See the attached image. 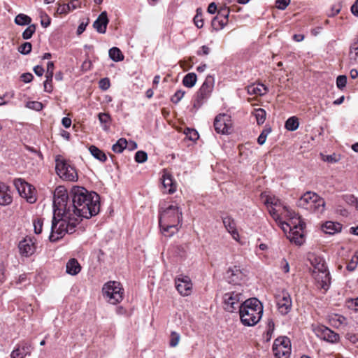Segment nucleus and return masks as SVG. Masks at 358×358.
Segmentation results:
<instances>
[{"label": "nucleus", "mask_w": 358, "mask_h": 358, "mask_svg": "<svg viewBox=\"0 0 358 358\" xmlns=\"http://www.w3.org/2000/svg\"><path fill=\"white\" fill-rule=\"evenodd\" d=\"M194 22L196 27L201 28L203 26V21L202 19L201 13L199 12V9L196 10V14L194 17Z\"/></svg>", "instance_id": "09e8293b"}, {"label": "nucleus", "mask_w": 358, "mask_h": 358, "mask_svg": "<svg viewBox=\"0 0 358 358\" xmlns=\"http://www.w3.org/2000/svg\"><path fill=\"white\" fill-rule=\"evenodd\" d=\"M253 114L256 117L258 124H262L264 122L266 117V112L264 109L261 108L255 109Z\"/></svg>", "instance_id": "4c0bfd02"}, {"label": "nucleus", "mask_w": 358, "mask_h": 358, "mask_svg": "<svg viewBox=\"0 0 358 358\" xmlns=\"http://www.w3.org/2000/svg\"><path fill=\"white\" fill-rule=\"evenodd\" d=\"M196 80V74L195 73H189L184 76L182 84L186 87L191 88L195 85Z\"/></svg>", "instance_id": "473e14b6"}, {"label": "nucleus", "mask_w": 358, "mask_h": 358, "mask_svg": "<svg viewBox=\"0 0 358 358\" xmlns=\"http://www.w3.org/2000/svg\"><path fill=\"white\" fill-rule=\"evenodd\" d=\"M341 229L342 225L338 222L328 221L322 225V230L324 232L330 235L340 232Z\"/></svg>", "instance_id": "a878e982"}, {"label": "nucleus", "mask_w": 358, "mask_h": 358, "mask_svg": "<svg viewBox=\"0 0 358 358\" xmlns=\"http://www.w3.org/2000/svg\"><path fill=\"white\" fill-rule=\"evenodd\" d=\"M99 84V87L103 90H106L110 87V80L107 78L101 79Z\"/></svg>", "instance_id": "6e6d98bb"}, {"label": "nucleus", "mask_w": 358, "mask_h": 358, "mask_svg": "<svg viewBox=\"0 0 358 358\" xmlns=\"http://www.w3.org/2000/svg\"><path fill=\"white\" fill-rule=\"evenodd\" d=\"M54 63L52 62H48L47 64V71L45 74L54 75Z\"/></svg>", "instance_id": "338daca9"}, {"label": "nucleus", "mask_w": 358, "mask_h": 358, "mask_svg": "<svg viewBox=\"0 0 358 358\" xmlns=\"http://www.w3.org/2000/svg\"><path fill=\"white\" fill-rule=\"evenodd\" d=\"M66 273L72 275L78 274L81 270V266L80 264L76 259L73 258L69 260V262L66 264Z\"/></svg>", "instance_id": "bb28decb"}, {"label": "nucleus", "mask_w": 358, "mask_h": 358, "mask_svg": "<svg viewBox=\"0 0 358 358\" xmlns=\"http://www.w3.org/2000/svg\"><path fill=\"white\" fill-rule=\"evenodd\" d=\"M272 350L275 358H289L292 351L290 339L287 336L277 338L273 342Z\"/></svg>", "instance_id": "9d476101"}, {"label": "nucleus", "mask_w": 358, "mask_h": 358, "mask_svg": "<svg viewBox=\"0 0 358 358\" xmlns=\"http://www.w3.org/2000/svg\"><path fill=\"white\" fill-rule=\"evenodd\" d=\"M180 334L176 331H172L171 333V336H170V343H169L170 346L171 347L177 346L180 341Z\"/></svg>", "instance_id": "c03bdc74"}, {"label": "nucleus", "mask_w": 358, "mask_h": 358, "mask_svg": "<svg viewBox=\"0 0 358 358\" xmlns=\"http://www.w3.org/2000/svg\"><path fill=\"white\" fill-rule=\"evenodd\" d=\"M185 91L181 90H178L176 93L172 96L171 100L174 103H178L184 96Z\"/></svg>", "instance_id": "8fccbe9b"}, {"label": "nucleus", "mask_w": 358, "mask_h": 358, "mask_svg": "<svg viewBox=\"0 0 358 358\" xmlns=\"http://www.w3.org/2000/svg\"><path fill=\"white\" fill-rule=\"evenodd\" d=\"M108 53L110 58L114 62H121L124 59V57L118 48H110Z\"/></svg>", "instance_id": "72a5a7b5"}, {"label": "nucleus", "mask_w": 358, "mask_h": 358, "mask_svg": "<svg viewBox=\"0 0 358 358\" xmlns=\"http://www.w3.org/2000/svg\"><path fill=\"white\" fill-rule=\"evenodd\" d=\"M242 323L245 326H254L262 318L263 306L256 298L245 300L238 310Z\"/></svg>", "instance_id": "39448f33"}, {"label": "nucleus", "mask_w": 358, "mask_h": 358, "mask_svg": "<svg viewBox=\"0 0 358 358\" xmlns=\"http://www.w3.org/2000/svg\"><path fill=\"white\" fill-rule=\"evenodd\" d=\"M315 280H316L318 286L325 290L328 289L330 285V274L327 268L324 271L313 273Z\"/></svg>", "instance_id": "aec40b11"}, {"label": "nucleus", "mask_w": 358, "mask_h": 358, "mask_svg": "<svg viewBox=\"0 0 358 358\" xmlns=\"http://www.w3.org/2000/svg\"><path fill=\"white\" fill-rule=\"evenodd\" d=\"M329 323L334 328H341L345 324L346 318L339 314L331 313L328 315Z\"/></svg>", "instance_id": "393cba45"}, {"label": "nucleus", "mask_w": 358, "mask_h": 358, "mask_svg": "<svg viewBox=\"0 0 358 358\" xmlns=\"http://www.w3.org/2000/svg\"><path fill=\"white\" fill-rule=\"evenodd\" d=\"M53 211L51 234L49 236L51 242L58 241L66 234L74 233L79 224L78 218L75 217L72 213L70 192L68 193L63 187H59L55 192Z\"/></svg>", "instance_id": "f257e3e1"}, {"label": "nucleus", "mask_w": 358, "mask_h": 358, "mask_svg": "<svg viewBox=\"0 0 358 358\" xmlns=\"http://www.w3.org/2000/svg\"><path fill=\"white\" fill-rule=\"evenodd\" d=\"M34 232L36 234H40L42 232V227L43 224V219L37 218L34 221Z\"/></svg>", "instance_id": "49530a36"}, {"label": "nucleus", "mask_w": 358, "mask_h": 358, "mask_svg": "<svg viewBox=\"0 0 358 358\" xmlns=\"http://www.w3.org/2000/svg\"><path fill=\"white\" fill-rule=\"evenodd\" d=\"M311 264L313 267V273H318L319 271H324L327 268L325 262L320 257H315L311 259Z\"/></svg>", "instance_id": "c85d7f7f"}, {"label": "nucleus", "mask_w": 358, "mask_h": 358, "mask_svg": "<svg viewBox=\"0 0 358 358\" xmlns=\"http://www.w3.org/2000/svg\"><path fill=\"white\" fill-rule=\"evenodd\" d=\"M248 92L250 94L263 95L267 91V87L264 84H253L248 86Z\"/></svg>", "instance_id": "cd10ccee"}, {"label": "nucleus", "mask_w": 358, "mask_h": 358, "mask_svg": "<svg viewBox=\"0 0 358 358\" xmlns=\"http://www.w3.org/2000/svg\"><path fill=\"white\" fill-rule=\"evenodd\" d=\"M55 169L58 176L68 181H76L78 179L77 172L73 166L69 162L60 156H57L55 159Z\"/></svg>", "instance_id": "6e6552de"}, {"label": "nucleus", "mask_w": 358, "mask_h": 358, "mask_svg": "<svg viewBox=\"0 0 358 358\" xmlns=\"http://www.w3.org/2000/svg\"><path fill=\"white\" fill-rule=\"evenodd\" d=\"M71 10L69 8V6L67 4H63L59 6V7L57 8V12L59 13H68L70 12Z\"/></svg>", "instance_id": "e2e57ef3"}, {"label": "nucleus", "mask_w": 358, "mask_h": 358, "mask_svg": "<svg viewBox=\"0 0 358 358\" xmlns=\"http://www.w3.org/2000/svg\"><path fill=\"white\" fill-rule=\"evenodd\" d=\"M244 277L245 274L237 266L229 268L226 272V278L229 283L239 284Z\"/></svg>", "instance_id": "6ab92c4d"}, {"label": "nucleus", "mask_w": 358, "mask_h": 358, "mask_svg": "<svg viewBox=\"0 0 358 358\" xmlns=\"http://www.w3.org/2000/svg\"><path fill=\"white\" fill-rule=\"evenodd\" d=\"M28 107L36 110H41L43 108V104L38 101H31L27 104Z\"/></svg>", "instance_id": "4d7b16f0"}, {"label": "nucleus", "mask_w": 358, "mask_h": 358, "mask_svg": "<svg viewBox=\"0 0 358 358\" xmlns=\"http://www.w3.org/2000/svg\"><path fill=\"white\" fill-rule=\"evenodd\" d=\"M36 29V25L34 24H29V27L23 31L22 36L24 40L31 38Z\"/></svg>", "instance_id": "a19ab883"}, {"label": "nucleus", "mask_w": 358, "mask_h": 358, "mask_svg": "<svg viewBox=\"0 0 358 358\" xmlns=\"http://www.w3.org/2000/svg\"><path fill=\"white\" fill-rule=\"evenodd\" d=\"M182 221V210L176 205H170L160 211L159 224L162 234L166 236H172L178 232Z\"/></svg>", "instance_id": "20e7f679"}, {"label": "nucleus", "mask_w": 358, "mask_h": 358, "mask_svg": "<svg viewBox=\"0 0 358 358\" xmlns=\"http://www.w3.org/2000/svg\"><path fill=\"white\" fill-rule=\"evenodd\" d=\"M314 331L317 336L329 343H336L340 339L338 334L325 326H318Z\"/></svg>", "instance_id": "dca6fc26"}, {"label": "nucleus", "mask_w": 358, "mask_h": 358, "mask_svg": "<svg viewBox=\"0 0 358 358\" xmlns=\"http://www.w3.org/2000/svg\"><path fill=\"white\" fill-rule=\"evenodd\" d=\"M299 120L296 117H291L285 122V128L289 131H295L299 127Z\"/></svg>", "instance_id": "58836bf2"}, {"label": "nucleus", "mask_w": 358, "mask_h": 358, "mask_svg": "<svg viewBox=\"0 0 358 358\" xmlns=\"http://www.w3.org/2000/svg\"><path fill=\"white\" fill-rule=\"evenodd\" d=\"M46 80H45L43 85H44V90L48 93L52 92L53 90V87L52 85V74H45Z\"/></svg>", "instance_id": "79ce46f5"}, {"label": "nucleus", "mask_w": 358, "mask_h": 358, "mask_svg": "<svg viewBox=\"0 0 358 358\" xmlns=\"http://www.w3.org/2000/svg\"><path fill=\"white\" fill-rule=\"evenodd\" d=\"M102 292L103 296L111 304L120 303L123 299V289L120 283L116 281L106 283L102 288Z\"/></svg>", "instance_id": "0eeeda50"}, {"label": "nucleus", "mask_w": 358, "mask_h": 358, "mask_svg": "<svg viewBox=\"0 0 358 358\" xmlns=\"http://www.w3.org/2000/svg\"><path fill=\"white\" fill-rule=\"evenodd\" d=\"M68 5L69 6V8L71 10H73L78 8L81 7V0H71Z\"/></svg>", "instance_id": "13d9d810"}, {"label": "nucleus", "mask_w": 358, "mask_h": 358, "mask_svg": "<svg viewBox=\"0 0 358 358\" xmlns=\"http://www.w3.org/2000/svg\"><path fill=\"white\" fill-rule=\"evenodd\" d=\"M213 77L210 76H207L199 90L209 96L213 88Z\"/></svg>", "instance_id": "7c9ffc66"}, {"label": "nucleus", "mask_w": 358, "mask_h": 358, "mask_svg": "<svg viewBox=\"0 0 358 358\" xmlns=\"http://www.w3.org/2000/svg\"><path fill=\"white\" fill-rule=\"evenodd\" d=\"M208 97V95L198 90L194 96L192 108L197 110L203 104Z\"/></svg>", "instance_id": "c756f323"}, {"label": "nucleus", "mask_w": 358, "mask_h": 358, "mask_svg": "<svg viewBox=\"0 0 358 358\" xmlns=\"http://www.w3.org/2000/svg\"><path fill=\"white\" fill-rule=\"evenodd\" d=\"M229 15V9L228 7H222L218 10L217 15L215 16L213 21L212 25L215 29H222L228 22V17Z\"/></svg>", "instance_id": "f3484780"}, {"label": "nucleus", "mask_w": 358, "mask_h": 358, "mask_svg": "<svg viewBox=\"0 0 358 358\" xmlns=\"http://www.w3.org/2000/svg\"><path fill=\"white\" fill-rule=\"evenodd\" d=\"M186 136L191 141H196L199 138L198 132L194 129H187V131L185 132Z\"/></svg>", "instance_id": "3c124183"}, {"label": "nucleus", "mask_w": 358, "mask_h": 358, "mask_svg": "<svg viewBox=\"0 0 358 358\" xmlns=\"http://www.w3.org/2000/svg\"><path fill=\"white\" fill-rule=\"evenodd\" d=\"M33 347L28 342H22L17 345V348L11 352V358H24L27 355H30Z\"/></svg>", "instance_id": "a211bd4d"}, {"label": "nucleus", "mask_w": 358, "mask_h": 358, "mask_svg": "<svg viewBox=\"0 0 358 358\" xmlns=\"http://www.w3.org/2000/svg\"><path fill=\"white\" fill-rule=\"evenodd\" d=\"M322 159L324 161L327 162L329 163H336L339 160V158L336 154L323 156Z\"/></svg>", "instance_id": "5fc2aeb1"}, {"label": "nucleus", "mask_w": 358, "mask_h": 358, "mask_svg": "<svg viewBox=\"0 0 358 358\" xmlns=\"http://www.w3.org/2000/svg\"><path fill=\"white\" fill-rule=\"evenodd\" d=\"M268 135V129H264L257 138V142L259 145H263L266 140Z\"/></svg>", "instance_id": "603ef678"}, {"label": "nucleus", "mask_w": 358, "mask_h": 358, "mask_svg": "<svg viewBox=\"0 0 358 358\" xmlns=\"http://www.w3.org/2000/svg\"><path fill=\"white\" fill-rule=\"evenodd\" d=\"M32 45L29 42L22 43L19 48L18 51L22 55H28L31 51Z\"/></svg>", "instance_id": "37998d69"}, {"label": "nucleus", "mask_w": 358, "mask_h": 358, "mask_svg": "<svg viewBox=\"0 0 358 358\" xmlns=\"http://www.w3.org/2000/svg\"><path fill=\"white\" fill-rule=\"evenodd\" d=\"M36 239L33 236H27L18 243L20 254L24 257H29L36 250Z\"/></svg>", "instance_id": "4468645a"}, {"label": "nucleus", "mask_w": 358, "mask_h": 358, "mask_svg": "<svg viewBox=\"0 0 358 358\" xmlns=\"http://www.w3.org/2000/svg\"><path fill=\"white\" fill-rule=\"evenodd\" d=\"M275 303L278 313L287 315L292 308V300L289 292L285 289H278L274 293Z\"/></svg>", "instance_id": "1a4fd4ad"}, {"label": "nucleus", "mask_w": 358, "mask_h": 358, "mask_svg": "<svg viewBox=\"0 0 358 358\" xmlns=\"http://www.w3.org/2000/svg\"><path fill=\"white\" fill-rule=\"evenodd\" d=\"M291 0H276L275 6L280 10H285L287 6L290 3Z\"/></svg>", "instance_id": "864d4df0"}, {"label": "nucleus", "mask_w": 358, "mask_h": 358, "mask_svg": "<svg viewBox=\"0 0 358 358\" xmlns=\"http://www.w3.org/2000/svg\"><path fill=\"white\" fill-rule=\"evenodd\" d=\"M98 117L100 123L102 125V128L103 130L107 131L109 129V124L111 121L110 116L108 113H100L98 115Z\"/></svg>", "instance_id": "f704fd0d"}, {"label": "nucleus", "mask_w": 358, "mask_h": 358, "mask_svg": "<svg viewBox=\"0 0 358 358\" xmlns=\"http://www.w3.org/2000/svg\"><path fill=\"white\" fill-rule=\"evenodd\" d=\"M162 180L164 192L168 194H173L176 192V183L169 173L164 171Z\"/></svg>", "instance_id": "412c9836"}, {"label": "nucleus", "mask_w": 358, "mask_h": 358, "mask_svg": "<svg viewBox=\"0 0 358 358\" xmlns=\"http://www.w3.org/2000/svg\"><path fill=\"white\" fill-rule=\"evenodd\" d=\"M232 122L231 116L228 114L221 113L217 115L214 120V127L216 132L222 134L230 133Z\"/></svg>", "instance_id": "ddd939ff"}, {"label": "nucleus", "mask_w": 358, "mask_h": 358, "mask_svg": "<svg viewBox=\"0 0 358 358\" xmlns=\"http://www.w3.org/2000/svg\"><path fill=\"white\" fill-rule=\"evenodd\" d=\"M148 159V155L145 152L140 150L135 154V161L138 163H143Z\"/></svg>", "instance_id": "a18cd8bd"}, {"label": "nucleus", "mask_w": 358, "mask_h": 358, "mask_svg": "<svg viewBox=\"0 0 358 358\" xmlns=\"http://www.w3.org/2000/svg\"><path fill=\"white\" fill-rule=\"evenodd\" d=\"M34 71L38 76H42L44 73V69L43 66L37 65L34 66Z\"/></svg>", "instance_id": "69168bd1"}, {"label": "nucleus", "mask_w": 358, "mask_h": 358, "mask_svg": "<svg viewBox=\"0 0 358 358\" xmlns=\"http://www.w3.org/2000/svg\"><path fill=\"white\" fill-rule=\"evenodd\" d=\"M298 207L310 212L322 214L324 211L325 201L323 198L313 192H306L296 201Z\"/></svg>", "instance_id": "423d86ee"}, {"label": "nucleus", "mask_w": 358, "mask_h": 358, "mask_svg": "<svg viewBox=\"0 0 358 358\" xmlns=\"http://www.w3.org/2000/svg\"><path fill=\"white\" fill-rule=\"evenodd\" d=\"M20 78L24 83H29L33 80L34 76L31 73H24L21 75Z\"/></svg>", "instance_id": "bf43d9fd"}, {"label": "nucleus", "mask_w": 358, "mask_h": 358, "mask_svg": "<svg viewBox=\"0 0 358 358\" xmlns=\"http://www.w3.org/2000/svg\"><path fill=\"white\" fill-rule=\"evenodd\" d=\"M176 287L182 296H189L192 293V283L189 277L180 275L175 280Z\"/></svg>", "instance_id": "2eb2a0df"}, {"label": "nucleus", "mask_w": 358, "mask_h": 358, "mask_svg": "<svg viewBox=\"0 0 358 358\" xmlns=\"http://www.w3.org/2000/svg\"><path fill=\"white\" fill-rule=\"evenodd\" d=\"M280 266L284 273H288L289 271V266L287 260L283 257L280 262Z\"/></svg>", "instance_id": "052dcab7"}, {"label": "nucleus", "mask_w": 358, "mask_h": 358, "mask_svg": "<svg viewBox=\"0 0 358 358\" xmlns=\"http://www.w3.org/2000/svg\"><path fill=\"white\" fill-rule=\"evenodd\" d=\"M210 52V48L206 45L201 46V49L197 51V55L199 56L201 55H207Z\"/></svg>", "instance_id": "0e129e2a"}, {"label": "nucleus", "mask_w": 358, "mask_h": 358, "mask_svg": "<svg viewBox=\"0 0 358 358\" xmlns=\"http://www.w3.org/2000/svg\"><path fill=\"white\" fill-rule=\"evenodd\" d=\"M244 299L243 294L238 291H231L227 292L223 296L224 308L230 313H234L239 310L241 301Z\"/></svg>", "instance_id": "9b49d317"}, {"label": "nucleus", "mask_w": 358, "mask_h": 358, "mask_svg": "<svg viewBox=\"0 0 358 358\" xmlns=\"http://www.w3.org/2000/svg\"><path fill=\"white\" fill-rule=\"evenodd\" d=\"M127 141L125 138H120L112 147L113 152L116 153H121L127 145Z\"/></svg>", "instance_id": "e433bc0d"}, {"label": "nucleus", "mask_w": 358, "mask_h": 358, "mask_svg": "<svg viewBox=\"0 0 358 358\" xmlns=\"http://www.w3.org/2000/svg\"><path fill=\"white\" fill-rule=\"evenodd\" d=\"M14 185L19 194L26 199L27 201L34 203L36 201L35 188L22 178L14 180Z\"/></svg>", "instance_id": "f8f14e48"}, {"label": "nucleus", "mask_w": 358, "mask_h": 358, "mask_svg": "<svg viewBox=\"0 0 358 358\" xmlns=\"http://www.w3.org/2000/svg\"><path fill=\"white\" fill-rule=\"evenodd\" d=\"M108 18L106 11L102 12L97 19L94 22V28L100 34H105L107 25L108 24Z\"/></svg>", "instance_id": "4be33fe9"}, {"label": "nucleus", "mask_w": 358, "mask_h": 358, "mask_svg": "<svg viewBox=\"0 0 358 358\" xmlns=\"http://www.w3.org/2000/svg\"><path fill=\"white\" fill-rule=\"evenodd\" d=\"M12 201L13 197L8 186L3 182H0V205H9L12 203Z\"/></svg>", "instance_id": "5701e85b"}, {"label": "nucleus", "mask_w": 358, "mask_h": 358, "mask_svg": "<svg viewBox=\"0 0 358 358\" xmlns=\"http://www.w3.org/2000/svg\"><path fill=\"white\" fill-rule=\"evenodd\" d=\"M222 222L224 225V227L227 230V231L231 235L232 238L239 242V234L237 231L236 223L231 217H226L222 218Z\"/></svg>", "instance_id": "b1692460"}, {"label": "nucleus", "mask_w": 358, "mask_h": 358, "mask_svg": "<svg viewBox=\"0 0 358 358\" xmlns=\"http://www.w3.org/2000/svg\"><path fill=\"white\" fill-rule=\"evenodd\" d=\"M270 215L281 228L290 242L301 245L304 241L305 223L294 211L270 196Z\"/></svg>", "instance_id": "f03ea898"}, {"label": "nucleus", "mask_w": 358, "mask_h": 358, "mask_svg": "<svg viewBox=\"0 0 358 358\" xmlns=\"http://www.w3.org/2000/svg\"><path fill=\"white\" fill-rule=\"evenodd\" d=\"M343 199L346 203L353 206L358 210V198L353 194H345L343 196Z\"/></svg>", "instance_id": "ea45409f"}, {"label": "nucleus", "mask_w": 358, "mask_h": 358, "mask_svg": "<svg viewBox=\"0 0 358 358\" xmlns=\"http://www.w3.org/2000/svg\"><path fill=\"white\" fill-rule=\"evenodd\" d=\"M347 83V77L344 75L338 76L336 78V86L338 89L343 90Z\"/></svg>", "instance_id": "de8ad7c7"}, {"label": "nucleus", "mask_w": 358, "mask_h": 358, "mask_svg": "<svg viewBox=\"0 0 358 358\" xmlns=\"http://www.w3.org/2000/svg\"><path fill=\"white\" fill-rule=\"evenodd\" d=\"M89 150L90 152V153L92 154V155L95 159L99 160L101 162H104L106 161L107 157H106V154L102 150H101L97 147H96L95 145H91L89 148Z\"/></svg>", "instance_id": "2f4dec72"}, {"label": "nucleus", "mask_w": 358, "mask_h": 358, "mask_svg": "<svg viewBox=\"0 0 358 358\" xmlns=\"http://www.w3.org/2000/svg\"><path fill=\"white\" fill-rule=\"evenodd\" d=\"M351 12L354 15L358 16V0H356L351 6Z\"/></svg>", "instance_id": "774afa93"}, {"label": "nucleus", "mask_w": 358, "mask_h": 358, "mask_svg": "<svg viewBox=\"0 0 358 358\" xmlns=\"http://www.w3.org/2000/svg\"><path fill=\"white\" fill-rule=\"evenodd\" d=\"M31 18L23 13L18 14L15 18V23L20 26L29 25Z\"/></svg>", "instance_id": "c9c22d12"}, {"label": "nucleus", "mask_w": 358, "mask_h": 358, "mask_svg": "<svg viewBox=\"0 0 358 358\" xmlns=\"http://www.w3.org/2000/svg\"><path fill=\"white\" fill-rule=\"evenodd\" d=\"M72 213L78 217L79 223L83 218H90L100 210V197L94 192H88L83 187H73L70 191Z\"/></svg>", "instance_id": "7ed1b4c3"}, {"label": "nucleus", "mask_w": 358, "mask_h": 358, "mask_svg": "<svg viewBox=\"0 0 358 358\" xmlns=\"http://www.w3.org/2000/svg\"><path fill=\"white\" fill-rule=\"evenodd\" d=\"M358 262L355 259V257H352L350 262L347 264L346 268L349 271H353L357 266Z\"/></svg>", "instance_id": "680f3d73"}]
</instances>
